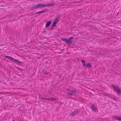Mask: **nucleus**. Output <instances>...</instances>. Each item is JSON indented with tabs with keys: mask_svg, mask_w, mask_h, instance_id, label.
Masks as SVG:
<instances>
[{
	"mask_svg": "<svg viewBox=\"0 0 121 121\" xmlns=\"http://www.w3.org/2000/svg\"><path fill=\"white\" fill-rule=\"evenodd\" d=\"M73 37H70L68 39L61 38V40L66 43L68 45H70L72 43V41L71 40L73 39Z\"/></svg>",
	"mask_w": 121,
	"mask_h": 121,
	"instance_id": "1",
	"label": "nucleus"
},
{
	"mask_svg": "<svg viewBox=\"0 0 121 121\" xmlns=\"http://www.w3.org/2000/svg\"><path fill=\"white\" fill-rule=\"evenodd\" d=\"M67 90L68 91L67 93V96L68 97L71 98V97L72 95H76L77 92L76 91L71 90L69 89H67Z\"/></svg>",
	"mask_w": 121,
	"mask_h": 121,
	"instance_id": "2",
	"label": "nucleus"
},
{
	"mask_svg": "<svg viewBox=\"0 0 121 121\" xmlns=\"http://www.w3.org/2000/svg\"><path fill=\"white\" fill-rule=\"evenodd\" d=\"M112 86L117 92V94H121V92L120 91V89L117 86L112 84Z\"/></svg>",
	"mask_w": 121,
	"mask_h": 121,
	"instance_id": "3",
	"label": "nucleus"
},
{
	"mask_svg": "<svg viewBox=\"0 0 121 121\" xmlns=\"http://www.w3.org/2000/svg\"><path fill=\"white\" fill-rule=\"evenodd\" d=\"M79 110L78 109L75 110L74 111H73L71 113L70 115L72 117H74L75 116L78 115L79 114Z\"/></svg>",
	"mask_w": 121,
	"mask_h": 121,
	"instance_id": "4",
	"label": "nucleus"
},
{
	"mask_svg": "<svg viewBox=\"0 0 121 121\" xmlns=\"http://www.w3.org/2000/svg\"><path fill=\"white\" fill-rule=\"evenodd\" d=\"M91 109L93 111L95 112H96V108L95 106V105L93 104H92L91 106Z\"/></svg>",
	"mask_w": 121,
	"mask_h": 121,
	"instance_id": "5",
	"label": "nucleus"
},
{
	"mask_svg": "<svg viewBox=\"0 0 121 121\" xmlns=\"http://www.w3.org/2000/svg\"><path fill=\"white\" fill-rule=\"evenodd\" d=\"M47 10L46 9H45L44 10H43L39 12H36L35 13V14H41L42 13L45 12Z\"/></svg>",
	"mask_w": 121,
	"mask_h": 121,
	"instance_id": "6",
	"label": "nucleus"
},
{
	"mask_svg": "<svg viewBox=\"0 0 121 121\" xmlns=\"http://www.w3.org/2000/svg\"><path fill=\"white\" fill-rule=\"evenodd\" d=\"M13 61L14 62L17 64H21V62L19 61L17 59H14Z\"/></svg>",
	"mask_w": 121,
	"mask_h": 121,
	"instance_id": "7",
	"label": "nucleus"
},
{
	"mask_svg": "<svg viewBox=\"0 0 121 121\" xmlns=\"http://www.w3.org/2000/svg\"><path fill=\"white\" fill-rule=\"evenodd\" d=\"M51 21L47 22L46 23V24L45 25V27H47L49 26V25L51 24Z\"/></svg>",
	"mask_w": 121,
	"mask_h": 121,
	"instance_id": "8",
	"label": "nucleus"
},
{
	"mask_svg": "<svg viewBox=\"0 0 121 121\" xmlns=\"http://www.w3.org/2000/svg\"><path fill=\"white\" fill-rule=\"evenodd\" d=\"M41 5L40 4H38L35 5V9H37L38 8L41 7Z\"/></svg>",
	"mask_w": 121,
	"mask_h": 121,
	"instance_id": "9",
	"label": "nucleus"
},
{
	"mask_svg": "<svg viewBox=\"0 0 121 121\" xmlns=\"http://www.w3.org/2000/svg\"><path fill=\"white\" fill-rule=\"evenodd\" d=\"M114 119L121 121V117L118 116L115 117Z\"/></svg>",
	"mask_w": 121,
	"mask_h": 121,
	"instance_id": "10",
	"label": "nucleus"
},
{
	"mask_svg": "<svg viewBox=\"0 0 121 121\" xmlns=\"http://www.w3.org/2000/svg\"><path fill=\"white\" fill-rule=\"evenodd\" d=\"M114 119L121 121V117L118 116L115 117Z\"/></svg>",
	"mask_w": 121,
	"mask_h": 121,
	"instance_id": "11",
	"label": "nucleus"
},
{
	"mask_svg": "<svg viewBox=\"0 0 121 121\" xmlns=\"http://www.w3.org/2000/svg\"><path fill=\"white\" fill-rule=\"evenodd\" d=\"M50 100H55V101H54V102L55 103H56V102L57 103V100L56 99V98L50 97Z\"/></svg>",
	"mask_w": 121,
	"mask_h": 121,
	"instance_id": "12",
	"label": "nucleus"
},
{
	"mask_svg": "<svg viewBox=\"0 0 121 121\" xmlns=\"http://www.w3.org/2000/svg\"><path fill=\"white\" fill-rule=\"evenodd\" d=\"M55 3H47V6H52L55 4Z\"/></svg>",
	"mask_w": 121,
	"mask_h": 121,
	"instance_id": "13",
	"label": "nucleus"
},
{
	"mask_svg": "<svg viewBox=\"0 0 121 121\" xmlns=\"http://www.w3.org/2000/svg\"><path fill=\"white\" fill-rule=\"evenodd\" d=\"M86 66L87 68H90L91 67V64L90 63H89L87 64L86 65Z\"/></svg>",
	"mask_w": 121,
	"mask_h": 121,
	"instance_id": "14",
	"label": "nucleus"
},
{
	"mask_svg": "<svg viewBox=\"0 0 121 121\" xmlns=\"http://www.w3.org/2000/svg\"><path fill=\"white\" fill-rule=\"evenodd\" d=\"M42 72L44 74H46L48 73L46 71L44 70H43Z\"/></svg>",
	"mask_w": 121,
	"mask_h": 121,
	"instance_id": "15",
	"label": "nucleus"
},
{
	"mask_svg": "<svg viewBox=\"0 0 121 121\" xmlns=\"http://www.w3.org/2000/svg\"><path fill=\"white\" fill-rule=\"evenodd\" d=\"M5 57L6 58L9 60H11V58L12 57H10V56H5Z\"/></svg>",
	"mask_w": 121,
	"mask_h": 121,
	"instance_id": "16",
	"label": "nucleus"
},
{
	"mask_svg": "<svg viewBox=\"0 0 121 121\" xmlns=\"http://www.w3.org/2000/svg\"><path fill=\"white\" fill-rule=\"evenodd\" d=\"M47 6V5H45V4H43L41 5V8L44 7L46 6Z\"/></svg>",
	"mask_w": 121,
	"mask_h": 121,
	"instance_id": "17",
	"label": "nucleus"
},
{
	"mask_svg": "<svg viewBox=\"0 0 121 121\" xmlns=\"http://www.w3.org/2000/svg\"><path fill=\"white\" fill-rule=\"evenodd\" d=\"M60 15H57V17L56 18V19H57V20H58V21L60 19Z\"/></svg>",
	"mask_w": 121,
	"mask_h": 121,
	"instance_id": "18",
	"label": "nucleus"
},
{
	"mask_svg": "<svg viewBox=\"0 0 121 121\" xmlns=\"http://www.w3.org/2000/svg\"><path fill=\"white\" fill-rule=\"evenodd\" d=\"M30 10H32L34 9H35V6H33L30 7Z\"/></svg>",
	"mask_w": 121,
	"mask_h": 121,
	"instance_id": "19",
	"label": "nucleus"
},
{
	"mask_svg": "<svg viewBox=\"0 0 121 121\" xmlns=\"http://www.w3.org/2000/svg\"><path fill=\"white\" fill-rule=\"evenodd\" d=\"M58 20H57V19H56L55 20L54 22L56 23L58 22Z\"/></svg>",
	"mask_w": 121,
	"mask_h": 121,
	"instance_id": "20",
	"label": "nucleus"
},
{
	"mask_svg": "<svg viewBox=\"0 0 121 121\" xmlns=\"http://www.w3.org/2000/svg\"><path fill=\"white\" fill-rule=\"evenodd\" d=\"M56 23L54 22L53 23L52 25V27H55V26L56 25Z\"/></svg>",
	"mask_w": 121,
	"mask_h": 121,
	"instance_id": "21",
	"label": "nucleus"
},
{
	"mask_svg": "<svg viewBox=\"0 0 121 121\" xmlns=\"http://www.w3.org/2000/svg\"><path fill=\"white\" fill-rule=\"evenodd\" d=\"M112 99L114 100H117L114 97H112Z\"/></svg>",
	"mask_w": 121,
	"mask_h": 121,
	"instance_id": "22",
	"label": "nucleus"
},
{
	"mask_svg": "<svg viewBox=\"0 0 121 121\" xmlns=\"http://www.w3.org/2000/svg\"><path fill=\"white\" fill-rule=\"evenodd\" d=\"M81 61H82V64L84 63H85V61L84 60H82Z\"/></svg>",
	"mask_w": 121,
	"mask_h": 121,
	"instance_id": "23",
	"label": "nucleus"
},
{
	"mask_svg": "<svg viewBox=\"0 0 121 121\" xmlns=\"http://www.w3.org/2000/svg\"><path fill=\"white\" fill-rule=\"evenodd\" d=\"M105 95L106 96H109V95L108 94H106Z\"/></svg>",
	"mask_w": 121,
	"mask_h": 121,
	"instance_id": "24",
	"label": "nucleus"
},
{
	"mask_svg": "<svg viewBox=\"0 0 121 121\" xmlns=\"http://www.w3.org/2000/svg\"><path fill=\"white\" fill-rule=\"evenodd\" d=\"M14 58H13V57H11L10 60H12V61H13V60H14Z\"/></svg>",
	"mask_w": 121,
	"mask_h": 121,
	"instance_id": "25",
	"label": "nucleus"
},
{
	"mask_svg": "<svg viewBox=\"0 0 121 121\" xmlns=\"http://www.w3.org/2000/svg\"><path fill=\"white\" fill-rule=\"evenodd\" d=\"M41 99H47V98H45L44 97H42V98Z\"/></svg>",
	"mask_w": 121,
	"mask_h": 121,
	"instance_id": "26",
	"label": "nucleus"
},
{
	"mask_svg": "<svg viewBox=\"0 0 121 121\" xmlns=\"http://www.w3.org/2000/svg\"><path fill=\"white\" fill-rule=\"evenodd\" d=\"M50 97L49 98H48V99L47 98V99H46V100H50Z\"/></svg>",
	"mask_w": 121,
	"mask_h": 121,
	"instance_id": "27",
	"label": "nucleus"
},
{
	"mask_svg": "<svg viewBox=\"0 0 121 121\" xmlns=\"http://www.w3.org/2000/svg\"><path fill=\"white\" fill-rule=\"evenodd\" d=\"M82 65L83 66H84L86 65H85V63H83Z\"/></svg>",
	"mask_w": 121,
	"mask_h": 121,
	"instance_id": "28",
	"label": "nucleus"
},
{
	"mask_svg": "<svg viewBox=\"0 0 121 121\" xmlns=\"http://www.w3.org/2000/svg\"><path fill=\"white\" fill-rule=\"evenodd\" d=\"M109 98H111V99H112V96H110V95H109Z\"/></svg>",
	"mask_w": 121,
	"mask_h": 121,
	"instance_id": "29",
	"label": "nucleus"
},
{
	"mask_svg": "<svg viewBox=\"0 0 121 121\" xmlns=\"http://www.w3.org/2000/svg\"><path fill=\"white\" fill-rule=\"evenodd\" d=\"M53 27H52H52H51V30H52V29H53Z\"/></svg>",
	"mask_w": 121,
	"mask_h": 121,
	"instance_id": "30",
	"label": "nucleus"
}]
</instances>
